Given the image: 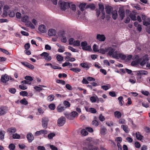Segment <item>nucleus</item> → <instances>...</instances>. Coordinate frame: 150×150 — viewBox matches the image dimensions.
<instances>
[{"instance_id": "6e6552de", "label": "nucleus", "mask_w": 150, "mask_h": 150, "mask_svg": "<svg viewBox=\"0 0 150 150\" xmlns=\"http://www.w3.org/2000/svg\"><path fill=\"white\" fill-rule=\"evenodd\" d=\"M66 119L64 117H61L57 120V125L59 126H62L65 123Z\"/></svg>"}, {"instance_id": "1a4fd4ad", "label": "nucleus", "mask_w": 150, "mask_h": 150, "mask_svg": "<svg viewBox=\"0 0 150 150\" xmlns=\"http://www.w3.org/2000/svg\"><path fill=\"white\" fill-rule=\"evenodd\" d=\"M118 13L121 20H122L125 17V11L124 8H120L118 11Z\"/></svg>"}, {"instance_id": "20e7f679", "label": "nucleus", "mask_w": 150, "mask_h": 150, "mask_svg": "<svg viewBox=\"0 0 150 150\" xmlns=\"http://www.w3.org/2000/svg\"><path fill=\"white\" fill-rule=\"evenodd\" d=\"M149 60L148 57V56L147 54H145L143 57H142L140 59V61L142 60L140 64L141 66L143 67H144L146 64L147 63V61Z\"/></svg>"}, {"instance_id": "5701e85b", "label": "nucleus", "mask_w": 150, "mask_h": 150, "mask_svg": "<svg viewBox=\"0 0 150 150\" xmlns=\"http://www.w3.org/2000/svg\"><path fill=\"white\" fill-rule=\"evenodd\" d=\"M107 133V129L104 127H102L100 129V133L103 135H105Z\"/></svg>"}, {"instance_id": "6e6d98bb", "label": "nucleus", "mask_w": 150, "mask_h": 150, "mask_svg": "<svg viewBox=\"0 0 150 150\" xmlns=\"http://www.w3.org/2000/svg\"><path fill=\"white\" fill-rule=\"evenodd\" d=\"M118 100H119V104L121 105H123V103H122V100L123 99V97L122 96H120L118 98Z\"/></svg>"}, {"instance_id": "9b49d317", "label": "nucleus", "mask_w": 150, "mask_h": 150, "mask_svg": "<svg viewBox=\"0 0 150 150\" xmlns=\"http://www.w3.org/2000/svg\"><path fill=\"white\" fill-rule=\"evenodd\" d=\"M116 55L117 56V57H115V58L116 59L120 58L124 60L126 58V56L125 55L122 53H118L117 52V54Z\"/></svg>"}, {"instance_id": "4468645a", "label": "nucleus", "mask_w": 150, "mask_h": 150, "mask_svg": "<svg viewBox=\"0 0 150 150\" xmlns=\"http://www.w3.org/2000/svg\"><path fill=\"white\" fill-rule=\"evenodd\" d=\"M137 13L133 11L132 12L130 13L129 15V16L131 18V20L133 21H135L137 20V17L136 16Z\"/></svg>"}, {"instance_id": "79ce46f5", "label": "nucleus", "mask_w": 150, "mask_h": 150, "mask_svg": "<svg viewBox=\"0 0 150 150\" xmlns=\"http://www.w3.org/2000/svg\"><path fill=\"white\" fill-rule=\"evenodd\" d=\"M20 94L21 95L24 96H27L28 94V93L27 92L25 91H24L20 92Z\"/></svg>"}, {"instance_id": "9d476101", "label": "nucleus", "mask_w": 150, "mask_h": 150, "mask_svg": "<svg viewBox=\"0 0 150 150\" xmlns=\"http://www.w3.org/2000/svg\"><path fill=\"white\" fill-rule=\"evenodd\" d=\"M87 43L86 42H83L81 43V45L83 50L88 51L91 50V47L90 46H87Z\"/></svg>"}, {"instance_id": "ea45409f", "label": "nucleus", "mask_w": 150, "mask_h": 150, "mask_svg": "<svg viewBox=\"0 0 150 150\" xmlns=\"http://www.w3.org/2000/svg\"><path fill=\"white\" fill-rule=\"evenodd\" d=\"M70 70L75 72H78L81 71V69L78 68H73L70 69Z\"/></svg>"}, {"instance_id": "b1692460", "label": "nucleus", "mask_w": 150, "mask_h": 150, "mask_svg": "<svg viewBox=\"0 0 150 150\" xmlns=\"http://www.w3.org/2000/svg\"><path fill=\"white\" fill-rule=\"evenodd\" d=\"M29 20V17L27 15H24L21 18V21L25 23Z\"/></svg>"}, {"instance_id": "7c9ffc66", "label": "nucleus", "mask_w": 150, "mask_h": 150, "mask_svg": "<svg viewBox=\"0 0 150 150\" xmlns=\"http://www.w3.org/2000/svg\"><path fill=\"white\" fill-rule=\"evenodd\" d=\"M138 74H140L147 75L148 74V72L144 70H140L138 71Z\"/></svg>"}, {"instance_id": "f704fd0d", "label": "nucleus", "mask_w": 150, "mask_h": 150, "mask_svg": "<svg viewBox=\"0 0 150 150\" xmlns=\"http://www.w3.org/2000/svg\"><path fill=\"white\" fill-rule=\"evenodd\" d=\"M20 102L21 104L24 105H26L28 104V102L25 98H24L21 100Z\"/></svg>"}, {"instance_id": "aec40b11", "label": "nucleus", "mask_w": 150, "mask_h": 150, "mask_svg": "<svg viewBox=\"0 0 150 150\" xmlns=\"http://www.w3.org/2000/svg\"><path fill=\"white\" fill-rule=\"evenodd\" d=\"M112 18L114 20H116L117 17V11L115 10L112 11Z\"/></svg>"}, {"instance_id": "39448f33", "label": "nucleus", "mask_w": 150, "mask_h": 150, "mask_svg": "<svg viewBox=\"0 0 150 150\" xmlns=\"http://www.w3.org/2000/svg\"><path fill=\"white\" fill-rule=\"evenodd\" d=\"M1 79L2 82L4 83H6L7 82L9 81V80H13V79L7 74H5L2 76Z\"/></svg>"}, {"instance_id": "8fccbe9b", "label": "nucleus", "mask_w": 150, "mask_h": 150, "mask_svg": "<svg viewBox=\"0 0 150 150\" xmlns=\"http://www.w3.org/2000/svg\"><path fill=\"white\" fill-rule=\"evenodd\" d=\"M143 24L146 26H148L150 24V19L149 20V21H144L143 22Z\"/></svg>"}, {"instance_id": "a211bd4d", "label": "nucleus", "mask_w": 150, "mask_h": 150, "mask_svg": "<svg viewBox=\"0 0 150 150\" xmlns=\"http://www.w3.org/2000/svg\"><path fill=\"white\" fill-rule=\"evenodd\" d=\"M27 138L29 142H31L34 139L33 136L31 133L28 134L27 135Z\"/></svg>"}, {"instance_id": "412c9836", "label": "nucleus", "mask_w": 150, "mask_h": 150, "mask_svg": "<svg viewBox=\"0 0 150 150\" xmlns=\"http://www.w3.org/2000/svg\"><path fill=\"white\" fill-rule=\"evenodd\" d=\"M105 9L107 14H110L112 10V7L110 6H108L105 7Z\"/></svg>"}, {"instance_id": "0e129e2a", "label": "nucleus", "mask_w": 150, "mask_h": 150, "mask_svg": "<svg viewBox=\"0 0 150 150\" xmlns=\"http://www.w3.org/2000/svg\"><path fill=\"white\" fill-rule=\"evenodd\" d=\"M38 150H46L45 147L43 146H38L37 147Z\"/></svg>"}, {"instance_id": "c756f323", "label": "nucleus", "mask_w": 150, "mask_h": 150, "mask_svg": "<svg viewBox=\"0 0 150 150\" xmlns=\"http://www.w3.org/2000/svg\"><path fill=\"white\" fill-rule=\"evenodd\" d=\"M81 134L83 136H86L88 134V133L86 129H83L81 131Z\"/></svg>"}, {"instance_id": "c85d7f7f", "label": "nucleus", "mask_w": 150, "mask_h": 150, "mask_svg": "<svg viewBox=\"0 0 150 150\" xmlns=\"http://www.w3.org/2000/svg\"><path fill=\"white\" fill-rule=\"evenodd\" d=\"M140 62V59H136L132 61L131 63V65L132 66L137 65Z\"/></svg>"}, {"instance_id": "4d7b16f0", "label": "nucleus", "mask_w": 150, "mask_h": 150, "mask_svg": "<svg viewBox=\"0 0 150 150\" xmlns=\"http://www.w3.org/2000/svg\"><path fill=\"white\" fill-rule=\"evenodd\" d=\"M68 49H69V50H71V51H72L73 52H78V51L77 50L74 48L73 47H70V46L68 47Z\"/></svg>"}, {"instance_id": "37998d69", "label": "nucleus", "mask_w": 150, "mask_h": 150, "mask_svg": "<svg viewBox=\"0 0 150 150\" xmlns=\"http://www.w3.org/2000/svg\"><path fill=\"white\" fill-rule=\"evenodd\" d=\"M63 57L61 55H58L57 57V59L58 61H62L63 60Z\"/></svg>"}, {"instance_id": "423d86ee", "label": "nucleus", "mask_w": 150, "mask_h": 150, "mask_svg": "<svg viewBox=\"0 0 150 150\" xmlns=\"http://www.w3.org/2000/svg\"><path fill=\"white\" fill-rule=\"evenodd\" d=\"M49 121L48 118L47 117H44L42 120V125L44 129H46L47 127V125Z\"/></svg>"}, {"instance_id": "0eeeda50", "label": "nucleus", "mask_w": 150, "mask_h": 150, "mask_svg": "<svg viewBox=\"0 0 150 150\" xmlns=\"http://www.w3.org/2000/svg\"><path fill=\"white\" fill-rule=\"evenodd\" d=\"M8 109L6 106H2L0 107V116L5 114L7 112Z\"/></svg>"}, {"instance_id": "f3484780", "label": "nucleus", "mask_w": 150, "mask_h": 150, "mask_svg": "<svg viewBox=\"0 0 150 150\" xmlns=\"http://www.w3.org/2000/svg\"><path fill=\"white\" fill-rule=\"evenodd\" d=\"M16 129L15 127H11L7 129L6 131L7 133L11 135V133L12 134L13 133H15L16 132Z\"/></svg>"}, {"instance_id": "5fc2aeb1", "label": "nucleus", "mask_w": 150, "mask_h": 150, "mask_svg": "<svg viewBox=\"0 0 150 150\" xmlns=\"http://www.w3.org/2000/svg\"><path fill=\"white\" fill-rule=\"evenodd\" d=\"M62 42L64 43H66L67 41V39L66 37L62 35L61 39Z\"/></svg>"}, {"instance_id": "de8ad7c7", "label": "nucleus", "mask_w": 150, "mask_h": 150, "mask_svg": "<svg viewBox=\"0 0 150 150\" xmlns=\"http://www.w3.org/2000/svg\"><path fill=\"white\" fill-rule=\"evenodd\" d=\"M56 82L58 83H60L62 85H64L65 84V82L64 81L61 80H57Z\"/></svg>"}, {"instance_id": "680f3d73", "label": "nucleus", "mask_w": 150, "mask_h": 150, "mask_svg": "<svg viewBox=\"0 0 150 150\" xmlns=\"http://www.w3.org/2000/svg\"><path fill=\"white\" fill-rule=\"evenodd\" d=\"M25 79L27 80H29L30 81H32L33 80L32 77L30 76H26Z\"/></svg>"}, {"instance_id": "c9c22d12", "label": "nucleus", "mask_w": 150, "mask_h": 150, "mask_svg": "<svg viewBox=\"0 0 150 150\" xmlns=\"http://www.w3.org/2000/svg\"><path fill=\"white\" fill-rule=\"evenodd\" d=\"M54 98L53 95H50L47 98V100L50 102H51L54 100Z\"/></svg>"}, {"instance_id": "f257e3e1", "label": "nucleus", "mask_w": 150, "mask_h": 150, "mask_svg": "<svg viewBox=\"0 0 150 150\" xmlns=\"http://www.w3.org/2000/svg\"><path fill=\"white\" fill-rule=\"evenodd\" d=\"M115 49L112 47H109L107 48V52H108V55L112 56V57L115 58L116 57L117 54V51H115Z\"/></svg>"}, {"instance_id": "864d4df0", "label": "nucleus", "mask_w": 150, "mask_h": 150, "mask_svg": "<svg viewBox=\"0 0 150 150\" xmlns=\"http://www.w3.org/2000/svg\"><path fill=\"white\" fill-rule=\"evenodd\" d=\"M99 9L102 11H104V7L103 5L102 4H99Z\"/></svg>"}, {"instance_id": "ddd939ff", "label": "nucleus", "mask_w": 150, "mask_h": 150, "mask_svg": "<svg viewBox=\"0 0 150 150\" xmlns=\"http://www.w3.org/2000/svg\"><path fill=\"white\" fill-rule=\"evenodd\" d=\"M96 38L100 41H104L105 39V37L104 35L97 34Z\"/></svg>"}, {"instance_id": "473e14b6", "label": "nucleus", "mask_w": 150, "mask_h": 150, "mask_svg": "<svg viewBox=\"0 0 150 150\" xmlns=\"http://www.w3.org/2000/svg\"><path fill=\"white\" fill-rule=\"evenodd\" d=\"M8 14L10 17H13L15 15V13L12 10H9L8 11Z\"/></svg>"}, {"instance_id": "72a5a7b5", "label": "nucleus", "mask_w": 150, "mask_h": 150, "mask_svg": "<svg viewBox=\"0 0 150 150\" xmlns=\"http://www.w3.org/2000/svg\"><path fill=\"white\" fill-rule=\"evenodd\" d=\"M81 66L85 68H89L88 65L87 63H82L80 64Z\"/></svg>"}, {"instance_id": "f03ea898", "label": "nucleus", "mask_w": 150, "mask_h": 150, "mask_svg": "<svg viewBox=\"0 0 150 150\" xmlns=\"http://www.w3.org/2000/svg\"><path fill=\"white\" fill-rule=\"evenodd\" d=\"M65 117L69 120H73L75 118L78 117V114L76 111H73L70 114L65 113L64 114Z\"/></svg>"}, {"instance_id": "13d9d810", "label": "nucleus", "mask_w": 150, "mask_h": 150, "mask_svg": "<svg viewBox=\"0 0 150 150\" xmlns=\"http://www.w3.org/2000/svg\"><path fill=\"white\" fill-rule=\"evenodd\" d=\"M19 88L23 90H25L27 89V87L26 86L23 85H20L19 86Z\"/></svg>"}, {"instance_id": "3c124183", "label": "nucleus", "mask_w": 150, "mask_h": 150, "mask_svg": "<svg viewBox=\"0 0 150 150\" xmlns=\"http://www.w3.org/2000/svg\"><path fill=\"white\" fill-rule=\"evenodd\" d=\"M9 148L10 150H13L15 148V146L12 144H11L9 145Z\"/></svg>"}, {"instance_id": "69168bd1", "label": "nucleus", "mask_w": 150, "mask_h": 150, "mask_svg": "<svg viewBox=\"0 0 150 150\" xmlns=\"http://www.w3.org/2000/svg\"><path fill=\"white\" fill-rule=\"evenodd\" d=\"M86 129L89 132H93V129L90 127H87L86 128Z\"/></svg>"}, {"instance_id": "2f4dec72", "label": "nucleus", "mask_w": 150, "mask_h": 150, "mask_svg": "<svg viewBox=\"0 0 150 150\" xmlns=\"http://www.w3.org/2000/svg\"><path fill=\"white\" fill-rule=\"evenodd\" d=\"M86 5V4H81L79 5V7L81 11H83L84 10Z\"/></svg>"}, {"instance_id": "4c0bfd02", "label": "nucleus", "mask_w": 150, "mask_h": 150, "mask_svg": "<svg viewBox=\"0 0 150 150\" xmlns=\"http://www.w3.org/2000/svg\"><path fill=\"white\" fill-rule=\"evenodd\" d=\"M73 45L74 46H79L80 45V42L78 40L74 41V44Z\"/></svg>"}, {"instance_id": "c03bdc74", "label": "nucleus", "mask_w": 150, "mask_h": 150, "mask_svg": "<svg viewBox=\"0 0 150 150\" xmlns=\"http://www.w3.org/2000/svg\"><path fill=\"white\" fill-rule=\"evenodd\" d=\"M55 134L53 133H50L48 135V137L49 139H52L55 136Z\"/></svg>"}, {"instance_id": "6ab92c4d", "label": "nucleus", "mask_w": 150, "mask_h": 150, "mask_svg": "<svg viewBox=\"0 0 150 150\" xmlns=\"http://www.w3.org/2000/svg\"><path fill=\"white\" fill-rule=\"evenodd\" d=\"M90 99L91 102L95 103L98 99V98L96 95H93L92 96H91L90 98Z\"/></svg>"}, {"instance_id": "e433bc0d", "label": "nucleus", "mask_w": 150, "mask_h": 150, "mask_svg": "<svg viewBox=\"0 0 150 150\" xmlns=\"http://www.w3.org/2000/svg\"><path fill=\"white\" fill-rule=\"evenodd\" d=\"M63 104L66 107H69L70 105V103L67 101L65 100L63 102Z\"/></svg>"}, {"instance_id": "603ef678", "label": "nucleus", "mask_w": 150, "mask_h": 150, "mask_svg": "<svg viewBox=\"0 0 150 150\" xmlns=\"http://www.w3.org/2000/svg\"><path fill=\"white\" fill-rule=\"evenodd\" d=\"M66 88L69 90H71L73 88L72 86L69 84H67L65 86Z\"/></svg>"}, {"instance_id": "338daca9", "label": "nucleus", "mask_w": 150, "mask_h": 150, "mask_svg": "<svg viewBox=\"0 0 150 150\" xmlns=\"http://www.w3.org/2000/svg\"><path fill=\"white\" fill-rule=\"evenodd\" d=\"M34 88L37 91H40L43 90V88L38 86H35L34 87Z\"/></svg>"}, {"instance_id": "774afa93", "label": "nucleus", "mask_w": 150, "mask_h": 150, "mask_svg": "<svg viewBox=\"0 0 150 150\" xmlns=\"http://www.w3.org/2000/svg\"><path fill=\"white\" fill-rule=\"evenodd\" d=\"M99 119L101 121H103L105 120V118L102 115V114H100L99 116Z\"/></svg>"}, {"instance_id": "a878e982", "label": "nucleus", "mask_w": 150, "mask_h": 150, "mask_svg": "<svg viewBox=\"0 0 150 150\" xmlns=\"http://www.w3.org/2000/svg\"><path fill=\"white\" fill-rule=\"evenodd\" d=\"M136 138L139 140H141L142 139L143 137L139 133V132H137L135 133Z\"/></svg>"}, {"instance_id": "7ed1b4c3", "label": "nucleus", "mask_w": 150, "mask_h": 150, "mask_svg": "<svg viewBox=\"0 0 150 150\" xmlns=\"http://www.w3.org/2000/svg\"><path fill=\"white\" fill-rule=\"evenodd\" d=\"M59 4L61 9L64 11L69 7V4L67 2L60 1L59 2Z\"/></svg>"}, {"instance_id": "cd10ccee", "label": "nucleus", "mask_w": 150, "mask_h": 150, "mask_svg": "<svg viewBox=\"0 0 150 150\" xmlns=\"http://www.w3.org/2000/svg\"><path fill=\"white\" fill-rule=\"evenodd\" d=\"M114 114L115 117L119 119L121 117V114L120 112L118 111H115L114 113Z\"/></svg>"}, {"instance_id": "e2e57ef3", "label": "nucleus", "mask_w": 150, "mask_h": 150, "mask_svg": "<svg viewBox=\"0 0 150 150\" xmlns=\"http://www.w3.org/2000/svg\"><path fill=\"white\" fill-rule=\"evenodd\" d=\"M50 147L52 150H57V148L53 145H50Z\"/></svg>"}, {"instance_id": "09e8293b", "label": "nucleus", "mask_w": 150, "mask_h": 150, "mask_svg": "<svg viewBox=\"0 0 150 150\" xmlns=\"http://www.w3.org/2000/svg\"><path fill=\"white\" fill-rule=\"evenodd\" d=\"M122 138L120 137H117L116 138L115 141L117 142V143H120L122 141Z\"/></svg>"}, {"instance_id": "49530a36", "label": "nucleus", "mask_w": 150, "mask_h": 150, "mask_svg": "<svg viewBox=\"0 0 150 150\" xmlns=\"http://www.w3.org/2000/svg\"><path fill=\"white\" fill-rule=\"evenodd\" d=\"M13 139H19L20 137V135L17 134V133H15L13 135Z\"/></svg>"}, {"instance_id": "f8f14e48", "label": "nucleus", "mask_w": 150, "mask_h": 150, "mask_svg": "<svg viewBox=\"0 0 150 150\" xmlns=\"http://www.w3.org/2000/svg\"><path fill=\"white\" fill-rule=\"evenodd\" d=\"M56 34V31L53 29H50L48 32V35L50 36H54Z\"/></svg>"}, {"instance_id": "2eb2a0df", "label": "nucleus", "mask_w": 150, "mask_h": 150, "mask_svg": "<svg viewBox=\"0 0 150 150\" xmlns=\"http://www.w3.org/2000/svg\"><path fill=\"white\" fill-rule=\"evenodd\" d=\"M39 30L42 33H45L47 31L45 26L44 25H40L38 27Z\"/></svg>"}, {"instance_id": "052dcab7", "label": "nucleus", "mask_w": 150, "mask_h": 150, "mask_svg": "<svg viewBox=\"0 0 150 150\" xmlns=\"http://www.w3.org/2000/svg\"><path fill=\"white\" fill-rule=\"evenodd\" d=\"M7 14H8V11L4 10L2 16L3 17H5L7 16Z\"/></svg>"}, {"instance_id": "4be33fe9", "label": "nucleus", "mask_w": 150, "mask_h": 150, "mask_svg": "<svg viewBox=\"0 0 150 150\" xmlns=\"http://www.w3.org/2000/svg\"><path fill=\"white\" fill-rule=\"evenodd\" d=\"M65 108L64 106L59 105L57 107V109L58 112H62L65 110Z\"/></svg>"}, {"instance_id": "bb28decb", "label": "nucleus", "mask_w": 150, "mask_h": 150, "mask_svg": "<svg viewBox=\"0 0 150 150\" xmlns=\"http://www.w3.org/2000/svg\"><path fill=\"white\" fill-rule=\"evenodd\" d=\"M121 127L122 128L125 132L128 133L129 132V129L128 128L127 126L126 125H122L121 126Z\"/></svg>"}, {"instance_id": "a19ab883", "label": "nucleus", "mask_w": 150, "mask_h": 150, "mask_svg": "<svg viewBox=\"0 0 150 150\" xmlns=\"http://www.w3.org/2000/svg\"><path fill=\"white\" fill-rule=\"evenodd\" d=\"M48 107L49 108L52 110H54L55 108V105L53 103H51L50 104Z\"/></svg>"}, {"instance_id": "58836bf2", "label": "nucleus", "mask_w": 150, "mask_h": 150, "mask_svg": "<svg viewBox=\"0 0 150 150\" xmlns=\"http://www.w3.org/2000/svg\"><path fill=\"white\" fill-rule=\"evenodd\" d=\"M49 55V54L47 52H44L41 54L40 55L41 57H43V58L45 59V57Z\"/></svg>"}, {"instance_id": "bf43d9fd", "label": "nucleus", "mask_w": 150, "mask_h": 150, "mask_svg": "<svg viewBox=\"0 0 150 150\" xmlns=\"http://www.w3.org/2000/svg\"><path fill=\"white\" fill-rule=\"evenodd\" d=\"M89 112L91 113H94L96 112V109L94 108H90Z\"/></svg>"}, {"instance_id": "a18cd8bd", "label": "nucleus", "mask_w": 150, "mask_h": 150, "mask_svg": "<svg viewBox=\"0 0 150 150\" xmlns=\"http://www.w3.org/2000/svg\"><path fill=\"white\" fill-rule=\"evenodd\" d=\"M107 48H105V49H100L98 51L100 53H102V54H104L107 52Z\"/></svg>"}, {"instance_id": "393cba45", "label": "nucleus", "mask_w": 150, "mask_h": 150, "mask_svg": "<svg viewBox=\"0 0 150 150\" xmlns=\"http://www.w3.org/2000/svg\"><path fill=\"white\" fill-rule=\"evenodd\" d=\"M5 134V132L0 129V139L1 140L3 141L4 140Z\"/></svg>"}, {"instance_id": "dca6fc26", "label": "nucleus", "mask_w": 150, "mask_h": 150, "mask_svg": "<svg viewBox=\"0 0 150 150\" xmlns=\"http://www.w3.org/2000/svg\"><path fill=\"white\" fill-rule=\"evenodd\" d=\"M88 149H86V148H83V149L85 150L86 149V150H100L99 148L96 146H92V145L89 144L88 145Z\"/></svg>"}]
</instances>
